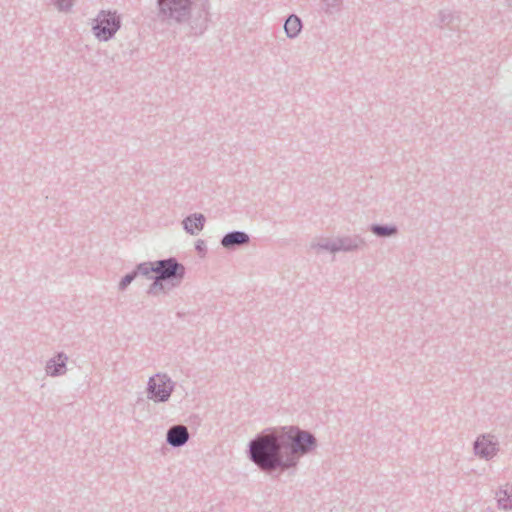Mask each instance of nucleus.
Returning <instances> with one entry per match:
<instances>
[{
	"label": "nucleus",
	"mask_w": 512,
	"mask_h": 512,
	"mask_svg": "<svg viewBox=\"0 0 512 512\" xmlns=\"http://www.w3.org/2000/svg\"><path fill=\"white\" fill-rule=\"evenodd\" d=\"M155 266H156V261H154V262H152V261L142 262V263H139V264L136 265V267L134 269V272H135L137 277L139 275H141V276L150 278L151 277L150 276L151 273H155L156 274Z\"/></svg>",
	"instance_id": "obj_15"
},
{
	"label": "nucleus",
	"mask_w": 512,
	"mask_h": 512,
	"mask_svg": "<svg viewBox=\"0 0 512 512\" xmlns=\"http://www.w3.org/2000/svg\"><path fill=\"white\" fill-rule=\"evenodd\" d=\"M190 438L188 428L184 425H173L166 433V443L173 448L184 446Z\"/></svg>",
	"instance_id": "obj_9"
},
{
	"label": "nucleus",
	"mask_w": 512,
	"mask_h": 512,
	"mask_svg": "<svg viewBox=\"0 0 512 512\" xmlns=\"http://www.w3.org/2000/svg\"><path fill=\"white\" fill-rule=\"evenodd\" d=\"M220 243L225 249L234 250L237 247L248 245L250 236L244 231L234 230L226 233Z\"/></svg>",
	"instance_id": "obj_10"
},
{
	"label": "nucleus",
	"mask_w": 512,
	"mask_h": 512,
	"mask_svg": "<svg viewBox=\"0 0 512 512\" xmlns=\"http://www.w3.org/2000/svg\"><path fill=\"white\" fill-rule=\"evenodd\" d=\"M369 230L377 237L389 238L398 234V227L395 224H371Z\"/></svg>",
	"instance_id": "obj_13"
},
{
	"label": "nucleus",
	"mask_w": 512,
	"mask_h": 512,
	"mask_svg": "<svg viewBox=\"0 0 512 512\" xmlns=\"http://www.w3.org/2000/svg\"><path fill=\"white\" fill-rule=\"evenodd\" d=\"M150 278L153 279V282L149 285L147 289V294L149 295L157 296L160 293L168 294L172 289H174L172 285H170L165 280L160 279L159 276L157 275Z\"/></svg>",
	"instance_id": "obj_14"
},
{
	"label": "nucleus",
	"mask_w": 512,
	"mask_h": 512,
	"mask_svg": "<svg viewBox=\"0 0 512 512\" xmlns=\"http://www.w3.org/2000/svg\"><path fill=\"white\" fill-rule=\"evenodd\" d=\"M195 249H196V251L198 252L199 255L205 256V254L207 252L205 241L202 240V239L197 240L196 243H195Z\"/></svg>",
	"instance_id": "obj_22"
},
{
	"label": "nucleus",
	"mask_w": 512,
	"mask_h": 512,
	"mask_svg": "<svg viewBox=\"0 0 512 512\" xmlns=\"http://www.w3.org/2000/svg\"><path fill=\"white\" fill-rule=\"evenodd\" d=\"M498 505L505 510L512 509V493L501 490L498 494Z\"/></svg>",
	"instance_id": "obj_17"
},
{
	"label": "nucleus",
	"mask_w": 512,
	"mask_h": 512,
	"mask_svg": "<svg viewBox=\"0 0 512 512\" xmlns=\"http://www.w3.org/2000/svg\"><path fill=\"white\" fill-rule=\"evenodd\" d=\"M324 10L328 14L338 12L341 8L342 0H322Z\"/></svg>",
	"instance_id": "obj_18"
},
{
	"label": "nucleus",
	"mask_w": 512,
	"mask_h": 512,
	"mask_svg": "<svg viewBox=\"0 0 512 512\" xmlns=\"http://www.w3.org/2000/svg\"><path fill=\"white\" fill-rule=\"evenodd\" d=\"M68 356L64 352L56 353L45 365V372L48 376L59 377L67 372Z\"/></svg>",
	"instance_id": "obj_8"
},
{
	"label": "nucleus",
	"mask_w": 512,
	"mask_h": 512,
	"mask_svg": "<svg viewBox=\"0 0 512 512\" xmlns=\"http://www.w3.org/2000/svg\"><path fill=\"white\" fill-rule=\"evenodd\" d=\"M473 451L481 459L490 460L499 451V442L492 434L479 435L473 443Z\"/></svg>",
	"instance_id": "obj_5"
},
{
	"label": "nucleus",
	"mask_w": 512,
	"mask_h": 512,
	"mask_svg": "<svg viewBox=\"0 0 512 512\" xmlns=\"http://www.w3.org/2000/svg\"><path fill=\"white\" fill-rule=\"evenodd\" d=\"M188 21L192 34L202 35L206 31L209 22L208 0H203L196 16H191Z\"/></svg>",
	"instance_id": "obj_7"
},
{
	"label": "nucleus",
	"mask_w": 512,
	"mask_h": 512,
	"mask_svg": "<svg viewBox=\"0 0 512 512\" xmlns=\"http://www.w3.org/2000/svg\"><path fill=\"white\" fill-rule=\"evenodd\" d=\"M454 16L449 10H440L438 12V20L442 25H448L452 22Z\"/></svg>",
	"instance_id": "obj_20"
},
{
	"label": "nucleus",
	"mask_w": 512,
	"mask_h": 512,
	"mask_svg": "<svg viewBox=\"0 0 512 512\" xmlns=\"http://www.w3.org/2000/svg\"><path fill=\"white\" fill-rule=\"evenodd\" d=\"M137 278L134 270H132L131 272L127 273L124 277L121 278L119 284H118V289L120 291H125L128 286Z\"/></svg>",
	"instance_id": "obj_19"
},
{
	"label": "nucleus",
	"mask_w": 512,
	"mask_h": 512,
	"mask_svg": "<svg viewBox=\"0 0 512 512\" xmlns=\"http://www.w3.org/2000/svg\"><path fill=\"white\" fill-rule=\"evenodd\" d=\"M302 27L301 19L295 14L289 15L284 23L285 34L290 39L296 38L300 34Z\"/></svg>",
	"instance_id": "obj_12"
},
{
	"label": "nucleus",
	"mask_w": 512,
	"mask_h": 512,
	"mask_svg": "<svg viewBox=\"0 0 512 512\" xmlns=\"http://www.w3.org/2000/svg\"><path fill=\"white\" fill-rule=\"evenodd\" d=\"M337 253L338 252H358L367 247V242L364 237L359 234L344 235L335 238Z\"/></svg>",
	"instance_id": "obj_6"
},
{
	"label": "nucleus",
	"mask_w": 512,
	"mask_h": 512,
	"mask_svg": "<svg viewBox=\"0 0 512 512\" xmlns=\"http://www.w3.org/2000/svg\"><path fill=\"white\" fill-rule=\"evenodd\" d=\"M311 248L317 250H326L331 253H337L336 242L334 239H325L322 242L311 244Z\"/></svg>",
	"instance_id": "obj_16"
},
{
	"label": "nucleus",
	"mask_w": 512,
	"mask_h": 512,
	"mask_svg": "<svg viewBox=\"0 0 512 512\" xmlns=\"http://www.w3.org/2000/svg\"><path fill=\"white\" fill-rule=\"evenodd\" d=\"M315 435L298 426L268 428L248 443L247 456L261 471L272 474L295 470L302 456L316 450Z\"/></svg>",
	"instance_id": "obj_1"
},
{
	"label": "nucleus",
	"mask_w": 512,
	"mask_h": 512,
	"mask_svg": "<svg viewBox=\"0 0 512 512\" xmlns=\"http://www.w3.org/2000/svg\"><path fill=\"white\" fill-rule=\"evenodd\" d=\"M54 4L60 12H69L73 7V0H55Z\"/></svg>",
	"instance_id": "obj_21"
},
{
	"label": "nucleus",
	"mask_w": 512,
	"mask_h": 512,
	"mask_svg": "<svg viewBox=\"0 0 512 512\" xmlns=\"http://www.w3.org/2000/svg\"><path fill=\"white\" fill-rule=\"evenodd\" d=\"M176 383L166 373H156L151 376L147 383V398L155 403L167 402Z\"/></svg>",
	"instance_id": "obj_3"
},
{
	"label": "nucleus",
	"mask_w": 512,
	"mask_h": 512,
	"mask_svg": "<svg viewBox=\"0 0 512 512\" xmlns=\"http://www.w3.org/2000/svg\"><path fill=\"white\" fill-rule=\"evenodd\" d=\"M155 269L156 275L174 288L180 286L186 274L185 266L175 257L157 260Z\"/></svg>",
	"instance_id": "obj_4"
},
{
	"label": "nucleus",
	"mask_w": 512,
	"mask_h": 512,
	"mask_svg": "<svg viewBox=\"0 0 512 512\" xmlns=\"http://www.w3.org/2000/svg\"><path fill=\"white\" fill-rule=\"evenodd\" d=\"M206 218L201 213H194L189 216H187L183 220V228L184 230L191 234L195 235L198 231H201L204 228Z\"/></svg>",
	"instance_id": "obj_11"
},
{
	"label": "nucleus",
	"mask_w": 512,
	"mask_h": 512,
	"mask_svg": "<svg viewBox=\"0 0 512 512\" xmlns=\"http://www.w3.org/2000/svg\"><path fill=\"white\" fill-rule=\"evenodd\" d=\"M92 32L99 41L111 40L121 28V18L116 11L101 10L93 20Z\"/></svg>",
	"instance_id": "obj_2"
}]
</instances>
